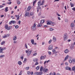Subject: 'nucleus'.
I'll return each instance as SVG.
<instances>
[{"instance_id":"23","label":"nucleus","mask_w":75,"mask_h":75,"mask_svg":"<svg viewBox=\"0 0 75 75\" xmlns=\"http://www.w3.org/2000/svg\"><path fill=\"white\" fill-rule=\"evenodd\" d=\"M50 75H56V74L55 72L53 73H50Z\"/></svg>"},{"instance_id":"34","label":"nucleus","mask_w":75,"mask_h":75,"mask_svg":"<svg viewBox=\"0 0 75 75\" xmlns=\"http://www.w3.org/2000/svg\"><path fill=\"white\" fill-rule=\"evenodd\" d=\"M25 46L26 49H27V48H28V46H27V44L25 43Z\"/></svg>"},{"instance_id":"58","label":"nucleus","mask_w":75,"mask_h":75,"mask_svg":"<svg viewBox=\"0 0 75 75\" xmlns=\"http://www.w3.org/2000/svg\"><path fill=\"white\" fill-rule=\"evenodd\" d=\"M4 7V6L3 5H1L0 6V8H3Z\"/></svg>"},{"instance_id":"17","label":"nucleus","mask_w":75,"mask_h":75,"mask_svg":"<svg viewBox=\"0 0 75 75\" xmlns=\"http://www.w3.org/2000/svg\"><path fill=\"white\" fill-rule=\"evenodd\" d=\"M15 17H16V20H19V18H20V16L19 15H15Z\"/></svg>"},{"instance_id":"52","label":"nucleus","mask_w":75,"mask_h":75,"mask_svg":"<svg viewBox=\"0 0 75 75\" xmlns=\"http://www.w3.org/2000/svg\"><path fill=\"white\" fill-rule=\"evenodd\" d=\"M65 22H66V23H67V22H68V19H65Z\"/></svg>"},{"instance_id":"62","label":"nucleus","mask_w":75,"mask_h":75,"mask_svg":"<svg viewBox=\"0 0 75 75\" xmlns=\"http://www.w3.org/2000/svg\"><path fill=\"white\" fill-rule=\"evenodd\" d=\"M58 19L59 20H61V18H60V17H58Z\"/></svg>"},{"instance_id":"35","label":"nucleus","mask_w":75,"mask_h":75,"mask_svg":"<svg viewBox=\"0 0 75 75\" xmlns=\"http://www.w3.org/2000/svg\"><path fill=\"white\" fill-rule=\"evenodd\" d=\"M40 67L39 66H37L36 68V69L37 70H38L40 69Z\"/></svg>"},{"instance_id":"38","label":"nucleus","mask_w":75,"mask_h":75,"mask_svg":"<svg viewBox=\"0 0 75 75\" xmlns=\"http://www.w3.org/2000/svg\"><path fill=\"white\" fill-rule=\"evenodd\" d=\"M42 69H43V67H41L40 68V71H42Z\"/></svg>"},{"instance_id":"47","label":"nucleus","mask_w":75,"mask_h":75,"mask_svg":"<svg viewBox=\"0 0 75 75\" xmlns=\"http://www.w3.org/2000/svg\"><path fill=\"white\" fill-rule=\"evenodd\" d=\"M21 58L22 60H23L24 59V57H23V56H22L21 57Z\"/></svg>"},{"instance_id":"41","label":"nucleus","mask_w":75,"mask_h":75,"mask_svg":"<svg viewBox=\"0 0 75 75\" xmlns=\"http://www.w3.org/2000/svg\"><path fill=\"white\" fill-rule=\"evenodd\" d=\"M15 28L17 29V28H18V27H19L18 26V25H16L15 26Z\"/></svg>"},{"instance_id":"42","label":"nucleus","mask_w":75,"mask_h":75,"mask_svg":"<svg viewBox=\"0 0 75 75\" xmlns=\"http://www.w3.org/2000/svg\"><path fill=\"white\" fill-rule=\"evenodd\" d=\"M44 3H45V1L44 0H43L42 2V5H44Z\"/></svg>"},{"instance_id":"29","label":"nucleus","mask_w":75,"mask_h":75,"mask_svg":"<svg viewBox=\"0 0 75 75\" xmlns=\"http://www.w3.org/2000/svg\"><path fill=\"white\" fill-rule=\"evenodd\" d=\"M5 29H7L8 28V25H6L5 26Z\"/></svg>"},{"instance_id":"45","label":"nucleus","mask_w":75,"mask_h":75,"mask_svg":"<svg viewBox=\"0 0 75 75\" xmlns=\"http://www.w3.org/2000/svg\"><path fill=\"white\" fill-rule=\"evenodd\" d=\"M27 74L28 75H30L31 74V72L29 71H27Z\"/></svg>"},{"instance_id":"12","label":"nucleus","mask_w":75,"mask_h":75,"mask_svg":"<svg viewBox=\"0 0 75 75\" xmlns=\"http://www.w3.org/2000/svg\"><path fill=\"white\" fill-rule=\"evenodd\" d=\"M69 50L67 49L64 50V52L66 54H67L69 52Z\"/></svg>"},{"instance_id":"10","label":"nucleus","mask_w":75,"mask_h":75,"mask_svg":"<svg viewBox=\"0 0 75 75\" xmlns=\"http://www.w3.org/2000/svg\"><path fill=\"white\" fill-rule=\"evenodd\" d=\"M65 69H66L67 70H69V71H70L71 69V68L70 67H65Z\"/></svg>"},{"instance_id":"53","label":"nucleus","mask_w":75,"mask_h":75,"mask_svg":"<svg viewBox=\"0 0 75 75\" xmlns=\"http://www.w3.org/2000/svg\"><path fill=\"white\" fill-rule=\"evenodd\" d=\"M12 23L13 24H15L16 23V22L15 21H12Z\"/></svg>"},{"instance_id":"25","label":"nucleus","mask_w":75,"mask_h":75,"mask_svg":"<svg viewBox=\"0 0 75 75\" xmlns=\"http://www.w3.org/2000/svg\"><path fill=\"white\" fill-rule=\"evenodd\" d=\"M71 27H74V26H75V25H74V23H72L71 24Z\"/></svg>"},{"instance_id":"46","label":"nucleus","mask_w":75,"mask_h":75,"mask_svg":"<svg viewBox=\"0 0 75 75\" xmlns=\"http://www.w3.org/2000/svg\"><path fill=\"white\" fill-rule=\"evenodd\" d=\"M37 1L36 0H35L33 2V5L34 6V4H35V3H36Z\"/></svg>"},{"instance_id":"3","label":"nucleus","mask_w":75,"mask_h":75,"mask_svg":"<svg viewBox=\"0 0 75 75\" xmlns=\"http://www.w3.org/2000/svg\"><path fill=\"white\" fill-rule=\"evenodd\" d=\"M36 24L35 23L33 25L32 27V31H35L36 30Z\"/></svg>"},{"instance_id":"39","label":"nucleus","mask_w":75,"mask_h":75,"mask_svg":"<svg viewBox=\"0 0 75 75\" xmlns=\"http://www.w3.org/2000/svg\"><path fill=\"white\" fill-rule=\"evenodd\" d=\"M69 63H70V64H72V61L71 60V59H70L69 60Z\"/></svg>"},{"instance_id":"55","label":"nucleus","mask_w":75,"mask_h":75,"mask_svg":"<svg viewBox=\"0 0 75 75\" xmlns=\"http://www.w3.org/2000/svg\"><path fill=\"white\" fill-rule=\"evenodd\" d=\"M21 2L20 1H18V4H20Z\"/></svg>"},{"instance_id":"15","label":"nucleus","mask_w":75,"mask_h":75,"mask_svg":"<svg viewBox=\"0 0 75 75\" xmlns=\"http://www.w3.org/2000/svg\"><path fill=\"white\" fill-rule=\"evenodd\" d=\"M33 61L34 62H35L36 61V62H37L38 61V59L37 58H35L33 59Z\"/></svg>"},{"instance_id":"31","label":"nucleus","mask_w":75,"mask_h":75,"mask_svg":"<svg viewBox=\"0 0 75 75\" xmlns=\"http://www.w3.org/2000/svg\"><path fill=\"white\" fill-rule=\"evenodd\" d=\"M54 29L52 28H49V30L51 31H53L54 30Z\"/></svg>"},{"instance_id":"14","label":"nucleus","mask_w":75,"mask_h":75,"mask_svg":"<svg viewBox=\"0 0 75 75\" xmlns=\"http://www.w3.org/2000/svg\"><path fill=\"white\" fill-rule=\"evenodd\" d=\"M46 57V56L45 55L44 57V56H41L40 57V59L41 60L42 59H44Z\"/></svg>"},{"instance_id":"20","label":"nucleus","mask_w":75,"mask_h":75,"mask_svg":"<svg viewBox=\"0 0 75 75\" xmlns=\"http://www.w3.org/2000/svg\"><path fill=\"white\" fill-rule=\"evenodd\" d=\"M16 40H17V37L16 36H15L13 37V41H15Z\"/></svg>"},{"instance_id":"44","label":"nucleus","mask_w":75,"mask_h":75,"mask_svg":"<svg viewBox=\"0 0 75 75\" xmlns=\"http://www.w3.org/2000/svg\"><path fill=\"white\" fill-rule=\"evenodd\" d=\"M30 69V67H27L25 68V69L26 70H28Z\"/></svg>"},{"instance_id":"43","label":"nucleus","mask_w":75,"mask_h":75,"mask_svg":"<svg viewBox=\"0 0 75 75\" xmlns=\"http://www.w3.org/2000/svg\"><path fill=\"white\" fill-rule=\"evenodd\" d=\"M70 5L71 6V7H73L74 6V4H72V3H71V2L70 3Z\"/></svg>"},{"instance_id":"32","label":"nucleus","mask_w":75,"mask_h":75,"mask_svg":"<svg viewBox=\"0 0 75 75\" xmlns=\"http://www.w3.org/2000/svg\"><path fill=\"white\" fill-rule=\"evenodd\" d=\"M42 71H41L39 73L38 72V75H42Z\"/></svg>"},{"instance_id":"4","label":"nucleus","mask_w":75,"mask_h":75,"mask_svg":"<svg viewBox=\"0 0 75 75\" xmlns=\"http://www.w3.org/2000/svg\"><path fill=\"white\" fill-rule=\"evenodd\" d=\"M53 45H50L48 47V49L51 50L53 49Z\"/></svg>"},{"instance_id":"51","label":"nucleus","mask_w":75,"mask_h":75,"mask_svg":"<svg viewBox=\"0 0 75 75\" xmlns=\"http://www.w3.org/2000/svg\"><path fill=\"white\" fill-rule=\"evenodd\" d=\"M41 24H40V23H39L38 24V27H41Z\"/></svg>"},{"instance_id":"60","label":"nucleus","mask_w":75,"mask_h":75,"mask_svg":"<svg viewBox=\"0 0 75 75\" xmlns=\"http://www.w3.org/2000/svg\"><path fill=\"white\" fill-rule=\"evenodd\" d=\"M64 64V63L63 62L61 63V65H63Z\"/></svg>"},{"instance_id":"7","label":"nucleus","mask_w":75,"mask_h":75,"mask_svg":"<svg viewBox=\"0 0 75 75\" xmlns=\"http://www.w3.org/2000/svg\"><path fill=\"white\" fill-rule=\"evenodd\" d=\"M27 16H28V17H30V15H29V12L26 11L25 17H26Z\"/></svg>"},{"instance_id":"13","label":"nucleus","mask_w":75,"mask_h":75,"mask_svg":"<svg viewBox=\"0 0 75 75\" xmlns=\"http://www.w3.org/2000/svg\"><path fill=\"white\" fill-rule=\"evenodd\" d=\"M38 6H42V3H41V1H40L38 3Z\"/></svg>"},{"instance_id":"54","label":"nucleus","mask_w":75,"mask_h":75,"mask_svg":"<svg viewBox=\"0 0 75 75\" xmlns=\"http://www.w3.org/2000/svg\"><path fill=\"white\" fill-rule=\"evenodd\" d=\"M72 62H75V59H73L72 60Z\"/></svg>"},{"instance_id":"48","label":"nucleus","mask_w":75,"mask_h":75,"mask_svg":"<svg viewBox=\"0 0 75 75\" xmlns=\"http://www.w3.org/2000/svg\"><path fill=\"white\" fill-rule=\"evenodd\" d=\"M38 75V72H36L34 73V75Z\"/></svg>"},{"instance_id":"5","label":"nucleus","mask_w":75,"mask_h":75,"mask_svg":"<svg viewBox=\"0 0 75 75\" xmlns=\"http://www.w3.org/2000/svg\"><path fill=\"white\" fill-rule=\"evenodd\" d=\"M43 71L45 72H48V69L47 68H44L43 69Z\"/></svg>"},{"instance_id":"22","label":"nucleus","mask_w":75,"mask_h":75,"mask_svg":"<svg viewBox=\"0 0 75 75\" xmlns=\"http://www.w3.org/2000/svg\"><path fill=\"white\" fill-rule=\"evenodd\" d=\"M31 8V6H29V7H28L27 8V10H28V11L30 10Z\"/></svg>"},{"instance_id":"2","label":"nucleus","mask_w":75,"mask_h":75,"mask_svg":"<svg viewBox=\"0 0 75 75\" xmlns=\"http://www.w3.org/2000/svg\"><path fill=\"white\" fill-rule=\"evenodd\" d=\"M64 41H66L67 40V39H68V35L67 33H65L64 35Z\"/></svg>"},{"instance_id":"33","label":"nucleus","mask_w":75,"mask_h":75,"mask_svg":"<svg viewBox=\"0 0 75 75\" xmlns=\"http://www.w3.org/2000/svg\"><path fill=\"white\" fill-rule=\"evenodd\" d=\"M36 55H37V53H35L33 54V57L36 56Z\"/></svg>"},{"instance_id":"26","label":"nucleus","mask_w":75,"mask_h":75,"mask_svg":"<svg viewBox=\"0 0 75 75\" xmlns=\"http://www.w3.org/2000/svg\"><path fill=\"white\" fill-rule=\"evenodd\" d=\"M5 12H7V11H8V7H6L5 8Z\"/></svg>"},{"instance_id":"50","label":"nucleus","mask_w":75,"mask_h":75,"mask_svg":"<svg viewBox=\"0 0 75 75\" xmlns=\"http://www.w3.org/2000/svg\"><path fill=\"white\" fill-rule=\"evenodd\" d=\"M52 52H56V50H52Z\"/></svg>"},{"instance_id":"27","label":"nucleus","mask_w":75,"mask_h":75,"mask_svg":"<svg viewBox=\"0 0 75 75\" xmlns=\"http://www.w3.org/2000/svg\"><path fill=\"white\" fill-rule=\"evenodd\" d=\"M44 23V20H42L41 21H40V23L41 24H42L43 23Z\"/></svg>"},{"instance_id":"56","label":"nucleus","mask_w":75,"mask_h":75,"mask_svg":"<svg viewBox=\"0 0 75 75\" xmlns=\"http://www.w3.org/2000/svg\"><path fill=\"white\" fill-rule=\"evenodd\" d=\"M65 64L67 66H68V63L67 62L65 63Z\"/></svg>"},{"instance_id":"57","label":"nucleus","mask_w":75,"mask_h":75,"mask_svg":"<svg viewBox=\"0 0 75 75\" xmlns=\"http://www.w3.org/2000/svg\"><path fill=\"white\" fill-rule=\"evenodd\" d=\"M38 62H37L35 64V65H38Z\"/></svg>"},{"instance_id":"40","label":"nucleus","mask_w":75,"mask_h":75,"mask_svg":"<svg viewBox=\"0 0 75 75\" xmlns=\"http://www.w3.org/2000/svg\"><path fill=\"white\" fill-rule=\"evenodd\" d=\"M52 40L51 39V40H50L49 41V42H48V43H49V44H51V42H52Z\"/></svg>"},{"instance_id":"49","label":"nucleus","mask_w":75,"mask_h":75,"mask_svg":"<svg viewBox=\"0 0 75 75\" xmlns=\"http://www.w3.org/2000/svg\"><path fill=\"white\" fill-rule=\"evenodd\" d=\"M48 53L49 55H51V52L48 51Z\"/></svg>"},{"instance_id":"28","label":"nucleus","mask_w":75,"mask_h":75,"mask_svg":"<svg viewBox=\"0 0 75 75\" xmlns=\"http://www.w3.org/2000/svg\"><path fill=\"white\" fill-rule=\"evenodd\" d=\"M4 44H5V41H3L1 42V45H4Z\"/></svg>"},{"instance_id":"64","label":"nucleus","mask_w":75,"mask_h":75,"mask_svg":"<svg viewBox=\"0 0 75 75\" xmlns=\"http://www.w3.org/2000/svg\"><path fill=\"white\" fill-rule=\"evenodd\" d=\"M72 10H74V11H75V8H72Z\"/></svg>"},{"instance_id":"36","label":"nucleus","mask_w":75,"mask_h":75,"mask_svg":"<svg viewBox=\"0 0 75 75\" xmlns=\"http://www.w3.org/2000/svg\"><path fill=\"white\" fill-rule=\"evenodd\" d=\"M34 12H31L30 13V16H33L34 15Z\"/></svg>"},{"instance_id":"63","label":"nucleus","mask_w":75,"mask_h":75,"mask_svg":"<svg viewBox=\"0 0 75 75\" xmlns=\"http://www.w3.org/2000/svg\"><path fill=\"white\" fill-rule=\"evenodd\" d=\"M11 23H12V21H10L9 23L10 24H11Z\"/></svg>"},{"instance_id":"9","label":"nucleus","mask_w":75,"mask_h":75,"mask_svg":"<svg viewBox=\"0 0 75 75\" xmlns=\"http://www.w3.org/2000/svg\"><path fill=\"white\" fill-rule=\"evenodd\" d=\"M56 39L55 36H53L52 38V41L53 42H56Z\"/></svg>"},{"instance_id":"1","label":"nucleus","mask_w":75,"mask_h":75,"mask_svg":"<svg viewBox=\"0 0 75 75\" xmlns=\"http://www.w3.org/2000/svg\"><path fill=\"white\" fill-rule=\"evenodd\" d=\"M30 51V50L29 49L28 50H25V52L26 54H27L28 56H30L32 52V51Z\"/></svg>"},{"instance_id":"16","label":"nucleus","mask_w":75,"mask_h":75,"mask_svg":"<svg viewBox=\"0 0 75 75\" xmlns=\"http://www.w3.org/2000/svg\"><path fill=\"white\" fill-rule=\"evenodd\" d=\"M68 58H69V55H67L65 58L64 61H66V60H67V59H68Z\"/></svg>"},{"instance_id":"11","label":"nucleus","mask_w":75,"mask_h":75,"mask_svg":"<svg viewBox=\"0 0 75 75\" xmlns=\"http://www.w3.org/2000/svg\"><path fill=\"white\" fill-rule=\"evenodd\" d=\"M54 25H56V23L55 22H53L52 21L50 25H51V26H54Z\"/></svg>"},{"instance_id":"30","label":"nucleus","mask_w":75,"mask_h":75,"mask_svg":"<svg viewBox=\"0 0 75 75\" xmlns=\"http://www.w3.org/2000/svg\"><path fill=\"white\" fill-rule=\"evenodd\" d=\"M6 47H4V48H1V51H3L4 50H6Z\"/></svg>"},{"instance_id":"37","label":"nucleus","mask_w":75,"mask_h":75,"mask_svg":"<svg viewBox=\"0 0 75 75\" xmlns=\"http://www.w3.org/2000/svg\"><path fill=\"white\" fill-rule=\"evenodd\" d=\"M11 26H9L8 28L7 29V30H10V29H11Z\"/></svg>"},{"instance_id":"61","label":"nucleus","mask_w":75,"mask_h":75,"mask_svg":"<svg viewBox=\"0 0 75 75\" xmlns=\"http://www.w3.org/2000/svg\"><path fill=\"white\" fill-rule=\"evenodd\" d=\"M40 8V6H38L37 7V9H39Z\"/></svg>"},{"instance_id":"19","label":"nucleus","mask_w":75,"mask_h":75,"mask_svg":"<svg viewBox=\"0 0 75 75\" xmlns=\"http://www.w3.org/2000/svg\"><path fill=\"white\" fill-rule=\"evenodd\" d=\"M18 64L19 65H22V62H21V61H19L18 62Z\"/></svg>"},{"instance_id":"18","label":"nucleus","mask_w":75,"mask_h":75,"mask_svg":"<svg viewBox=\"0 0 75 75\" xmlns=\"http://www.w3.org/2000/svg\"><path fill=\"white\" fill-rule=\"evenodd\" d=\"M30 41L32 44L33 45L34 43V39H31Z\"/></svg>"},{"instance_id":"59","label":"nucleus","mask_w":75,"mask_h":75,"mask_svg":"<svg viewBox=\"0 0 75 75\" xmlns=\"http://www.w3.org/2000/svg\"><path fill=\"white\" fill-rule=\"evenodd\" d=\"M13 43L14 44H16V43H17V41H15L14 40V41H13Z\"/></svg>"},{"instance_id":"21","label":"nucleus","mask_w":75,"mask_h":75,"mask_svg":"<svg viewBox=\"0 0 75 75\" xmlns=\"http://www.w3.org/2000/svg\"><path fill=\"white\" fill-rule=\"evenodd\" d=\"M72 70L73 71H74V72H75V66H74L72 67Z\"/></svg>"},{"instance_id":"24","label":"nucleus","mask_w":75,"mask_h":75,"mask_svg":"<svg viewBox=\"0 0 75 75\" xmlns=\"http://www.w3.org/2000/svg\"><path fill=\"white\" fill-rule=\"evenodd\" d=\"M5 57V56L3 54L1 55L0 56V58H4V57Z\"/></svg>"},{"instance_id":"6","label":"nucleus","mask_w":75,"mask_h":75,"mask_svg":"<svg viewBox=\"0 0 75 75\" xmlns=\"http://www.w3.org/2000/svg\"><path fill=\"white\" fill-rule=\"evenodd\" d=\"M9 36L10 35L9 34L4 35L3 36V38H7V37H9Z\"/></svg>"},{"instance_id":"8","label":"nucleus","mask_w":75,"mask_h":75,"mask_svg":"<svg viewBox=\"0 0 75 75\" xmlns=\"http://www.w3.org/2000/svg\"><path fill=\"white\" fill-rule=\"evenodd\" d=\"M47 25H51L52 21H46Z\"/></svg>"}]
</instances>
